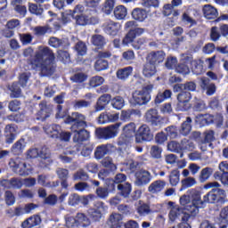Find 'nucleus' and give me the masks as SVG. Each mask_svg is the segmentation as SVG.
<instances>
[{"mask_svg":"<svg viewBox=\"0 0 228 228\" xmlns=\"http://www.w3.org/2000/svg\"><path fill=\"white\" fill-rule=\"evenodd\" d=\"M64 124L70 126V131L73 133V142L75 143H83L90 140V132L86 130L88 123L86 122V116L79 112H72L64 119Z\"/></svg>","mask_w":228,"mask_h":228,"instance_id":"1","label":"nucleus"},{"mask_svg":"<svg viewBox=\"0 0 228 228\" xmlns=\"http://www.w3.org/2000/svg\"><path fill=\"white\" fill-rule=\"evenodd\" d=\"M206 190L213 188L203 197V208L206 204H216V206H224L227 202V193L225 190L220 189L218 182H211L205 185Z\"/></svg>","mask_w":228,"mask_h":228,"instance_id":"2","label":"nucleus"},{"mask_svg":"<svg viewBox=\"0 0 228 228\" xmlns=\"http://www.w3.org/2000/svg\"><path fill=\"white\" fill-rule=\"evenodd\" d=\"M143 33H145V28H130L128 33H126L122 39V45H124V47H129V45H132V47L136 51L142 49V47H146L149 44V38L142 37ZM137 37H142L136 39Z\"/></svg>","mask_w":228,"mask_h":228,"instance_id":"3","label":"nucleus"},{"mask_svg":"<svg viewBox=\"0 0 228 228\" xmlns=\"http://www.w3.org/2000/svg\"><path fill=\"white\" fill-rule=\"evenodd\" d=\"M200 195V191L192 189L190 195H183L180 198L181 206L192 216L199 213V209L204 208V201Z\"/></svg>","mask_w":228,"mask_h":228,"instance_id":"4","label":"nucleus"},{"mask_svg":"<svg viewBox=\"0 0 228 228\" xmlns=\"http://www.w3.org/2000/svg\"><path fill=\"white\" fill-rule=\"evenodd\" d=\"M154 90V85L150 84L142 87V90H136L132 94V104L134 106H145L151 102L152 99V92Z\"/></svg>","mask_w":228,"mask_h":228,"instance_id":"5","label":"nucleus"},{"mask_svg":"<svg viewBox=\"0 0 228 228\" xmlns=\"http://www.w3.org/2000/svg\"><path fill=\"white\" fill-rule=\"evenodd\" d=\"M56 60V56L54 55V52L50 50L49 54L46 55V58L42 61L41 68H39L41 77H49L56 72V64L54 61Z\"/></svg>","mask_w":228,"mask_h":228,"instance_id":"6","label":"nucleus"},{"mask_svg":"<svg viewBox=\"0 0 228 228\" xmlns=\"http://www.w3.org/2000/svg\"><path fill=\"white\" fill-rule=\"evenodd\" d=\"M120 126H122V123L117 122L105 127H98L95 130V136L98 140H111L118 134Z\"/></svg>","mask_w":228,"mask_h":228,"instance_id":"7","label":"nucleus"},{"mask_svg":"<svg viewBox=\"0 0 228 228\" xmlns=\"http://www.w3.org/2000/svg\"><path fill=\"white\" fill-rule=\"evenodd\" d=\"M176 99L178 102L175 107V111H188V110L191 108V105L190 104V101H191V93L188 91H180Z\"/></svg>","mask_w":228,"mask_h":228,"instance_id":"8","label":"nucleus"},{"mask_svg":"<svg viewBox=\"0 0 228 228\" xmlns=\"http://www.w3.org/2000/svg\"><path fill=\"white\" fill-rule=\"evenodd\" d=\"M50 51H51V48L46 46L43 48L41 51H39L38 53H37L34 58H30L28 60V65L31 66V69L33 70H40V68L42 66V61L45 60Z\"/></svg>","mask_w":228,"mask_h":228,"instance_id":"9","label":"nucleus"},{"mask_svg":"<svg viewBox=\"0 0 228 228\" xmlns=\"http://www.w3.org/2000/svg\"><path fill=\"white\" fill-rule=\"evenodd\" d=\"M154 139V134L148 125H142L135 134L136 143H143V142H151Z\"/></svg>","mask_w":228,"mask_h":228,"instance_id":"10","label":"nucleus"},{"mask_svg":"<svg viewBox=\"0 0 228 228\" xmlns=\"http://www.w3.org/2000/svg\"><path fill=\"white\" fill-rule=\"evenodd\" d=\"M117 151V146L113 143L101 144L96 147L94 151L95 159H102L107 154L111 156L114 152Z\"/></svg>","mask_w":228,"mask_h":228,"instance_id":"11","label":"nucleus"},{"mask_svg":"<svg viewBox=\"0 0 228 228\" xmlns=\"http://www.w3.org/2000/svg\"><path fill=\"white\" fill-rule=\"evenodd\" d=\"M135 186H147L152 181V175L145 169H139L134 173Z\"/></svg>","mask_w":228,"mask_h":228,"instance_id":"12","label":"nucleus"},{"mask_svg":"<svg viewBox=\"0 0 228 228\" xmlns=\"http://www.w3.org/2000/svg\"><path fill=\"white\" fill-rule=\"evenodd\" d=\"M165 58H167V53L165 51H151L146 55V61H149L150 63L155 65V67H158L160 63L165 61Z\"/></svg>","mask_w":228,"mask_h":228,"instance_id":"13","label":"nucleus"},{"mask_svg":"<svg viewBox=\"0 0 228 228\" xmlns=\"http://www.w3.org/2000/svg\"><path fill=\"white\" fill-rule=\"evenodd\" d=\"M145 120L151 126H158L163 124V118L159 116V112L156 109H150L145 113Z\"/></svg>","mask_w":228,"mask_h":228,"instance_id":"14","label":"nucleus"},{"mask_svg":"<svg viewBox=\"0 0 228 228\" xmlns=\"http://www.w3.org/2000/svg\"><path fill=\"white\" fill-rule=\"evenodd\" d=\"M192 57L185 56L180 60V62L175 67V70L177 74L182 76H187L190 74V65H191Z\"/></svg>","mask_w":228,"mask_h":228,"instance_id":"15","label":"nucleus"},{"mask_svg":"<svg viewBox=\"0 0 228 228\" xmlns=\"http://www.w3.org/2000/svg\"><path fill=\"white\" fill-rule=\"evenodd\" d=\"M17 129L19 126L15 124H8L4 127V140L7 145H12L15 139L17 138Z\"/></svg>","mask_w":228,"mask_h":228,"instance_id":"16","label":"nucleus"},{"mask_svg":"<svg viewBox=\"0 0 228 228\" xmlns=\"http://www.w3.org/2000/svg\"><path fill=\"white\" fill-rule=\"evenodd\" d=\"M120 29H122V25H120L119 22L111 20L107 21L104 28L105 33L110 35V37H117L120 32Z\"/></svg>","mask_w":228,"mask_h":228,"instance_id":"17","label":"nucleus"},{"mask_svg":"<svg viewBox=\"0 0 228 228\" xmlns=\"http://www.w3.org/2000/svg\"><path fill=\"white\" fill-rule=\"evenodd\" d=\"M197 90V84L193 81H188L183 84H175L173 86V92L178 94V92H195Z\"/></svg>","mask_w":228,"mask_h":228,"instance_id":"18","label":"nucleus"},{"mask_svg":"<svg viewBox=\"0 0 228 228\" xmlns=\"http://www.w3.org/2000/svg\"><path fill=\"white\" fill-rule=\"evenodd\" d=\"M110 102H111V94H103L98 98L96 104L94 105L95 111H102L103 110H106V106H108Z\"/></svg>","mask_w":228,"mask_h":228,"instance_id":"19","label":"nucleus"},{"mask_svg":"<svg viewBox=\"0 0 228 228\" xmlns=\"http://www.w3.org/2000/svg\"><path fill=\"white\" fill-rule=\"evenodd\" d=\"M108 224L110 228H126L122 221V215L118 213H113L110 216Z\"/></svg>","mask_w":228,"mask_h":228,"instance_id":"20","label":"nucleus"},{"mask_svg":"<svg viewBox=\"0 0 228 228\" xmlns=\"http://www.w3.org/2000/svg\"><path fill=\"white\" fill-rule=\"evenodd\" d=\"M43 129L50 138H53V140H58L60 138V129H61L60 125H45Z\"/></svg>","mask_w":228,"mask_h":228,"instance_id":"21","label":"nucleus"},{"mask_svg":"<svg viewBox=\"0 0 228 228\" xmlns=\"http://www.w3.org/2000/svg\"><path fill=\"white\" fill-rule=\"evenodd\" d=\"M118 195L123 199H129V195L133 191V185L129 182L118 184Z\"/></svg>","mask_w":228,"mask_h":228,"instance_id":"22","label":"nucleus"},{"mask_svg":"<svg viewBox=\"0 0 228 228\" xmlns=\"http://www.w3.org/2000/svg\"><path fill=\"white\" fill-rule=\"evenodd\" d=\"M42 224V217L38 215H33L28 218L25 219L21 223L22 228H33L40 225Z\"/></svg>","mask_w":228,"mask_h":228,"instance_id":"23","label":"nucleus"},{"mask_svg":"<svg viewBox=\"0 0 228 228\" xmlns=\"http://www.w3.org/2000/svg\"><path fill=\"white\" fill-rule=\"evenodd\" d=\"M75 20L77 26H87L90 24L95 25L99 22V20H97V18H88V16L83 14L75 16Z\"/></svg>","mask_w":228,"mask_h":228,"instance_id":"24","label":"nucleus"},{"mask_svg":"<svg viewBox=\"0 0 228 228\" xmlns=\"http://www.w3.org/2000/svg\"><path fill=\"white\" fill-rule=\"evenodd\" d=\"M142 76H144L148 79H151V77L156 76V74L158 72V66L146 61V62L142 66Z\"/></svg>","mask_w":228,"mask_h":228,"instance_id":"25","label":"nucleus"},{"mask_svg":"<svg viewBox=\"0 0 228 228\" xmlns=\"http://www.w3.org/2000/svg\"><path fill=\"white\" fill-rule=\"evenodd\" d=\"M7 89L10 92L11 99H19L22 97V89L20 88V84L19 82H12L7 86Z\"/></svg>","mask_w":228,"mask_h":228,"instance_id":"26","label":"nucleus"},{"mask_svg":"<svg viewBox=\"0 0 228 228\" xmlns=\"http://www.w3.org/2000/svg\"><path fill=\"white\" fill-rule=\"evenodd\" d=\"M165 186H167L166 181L156 180L149 185L148 191L153 194L159 193L165 190Z\"/></svg>","mask_w":228,"mask_h":228,"instance_id":"27","label":"nucleus"},{"mask_svg":"<svg viewBox=\"0 0 228 228\" xmlns=\"http://www.w3.org/2000/svg\"><path fill=\"white\" fill-rule=\"evenodd\" d=\"M26 149V141L24 138L19 139L11 148V152L14 156H20Z\"/></svg>","mask_w":228,"mask_h":228,"instance_id":"28","label":"nucleus"},{"mask_svg":"<svg viewBox=\"0 0 228 228\" xmlns=\"http://www.w3.org/2000/svg\"><path fill=\"white\" fill-rule=\"evenodd\" d=\"M191 118L187 117L178 128L181 136H188L191 133Z\"/></svg>","mask_w":228,"mask_h":228,"instance_id":"29","label":"nucleus"},{"mask_svg":"<svg viewBox=\"0 0 228 228\" xmlns=\"http://www.w3.org/2000/svg\"><path fill=\"white\" fill-rule=\"evenodd\" d=\"M132 18L137 22H143L147 19V11L140 7H136L132 11Z\"/></svg>","mask_w":228,"mask_h":228,"instance_id":"30","label":"nucleus"},{"mask_svg":"<svg viewBox=\"0 0 228 228\" xmlns=\"http://www.w3.org/2000/svg\"><path fill=\"white\" fill-rule=\"evenodd\" d=\"M201 86L203 90H206L207 95H214L216 92V86L215 83H211V80L205 78L201 80Z\"/></svg>","mask_w":228,"mask_h":228,"instance_id":"31","label":"nucleus"},{"mask_svg":"<svg viewBox=\"0 0 228 228\" xmlns=\"http://www.w3.org/2000/svg\"><path fill=\"white\" fill-rule=\"evenodd\" d=\"M133 74V67L127 66L122 69H118L116 76L118 79H121V81H126Z\"/></svg>","mask_w":228,"mask_h":228,"instance_id":"32","label":"nucleus"},{"mask_svg":"<svg viewBox=\"0 0 228 228\" xmlns=\"http://www.w3.org/2000/svg\"><path fill=\"white\" fill-rule=\"evenodd\" d=\"M113 13L117 20H124L127 17V8L124 5H118L114 8Z\"/></svg>","mask_w":228,"mask_h":228,"instance_id":"33","label":"nucleus"},{"mask_svg":"<svg viewBox=\"0 0 228 228\" xmlns=\"http://www.w3.org/2000/svg\"><path fill=\"white\" fill-rule=\"evenodd\" d=\"M203 14L205 15L206 19L212 20L213 19H216V17H218V11L216 8L211 5H205L203 7Z\"/></svg>","mask_w":228,"mask_h":228,"instance_id":"34","label":"nucleus"},{"mask_svg":"<svg viewBox=\"0 0 228 228\" xmlns=\"http://www.w3.org/2000/svg\"><path fill=\"white\" fill-rule=\"evenodd\" d=\"M91 43L95 47H98L99 49H102V47L106 45V38L102 35L94 34L91 37Z\"/></svg>","mask_w":228,"mask_h":228,"instance_id":"35","label":"nucleus"},{"mask_svg":"<svg viewBox=\"0 0 228 228\" xmlns=\"http://www.w3.org/2000/svg\"><path fill=\"white\" fill-rule=\"evenodd\" d=\"M57 61H61L64 65H69L72 61L70 60V53L65 50L57 51Z\"/></svg>","mask_w":228,"mask_h":228,"instance_id":"36","label":"nucleus"},{"mask_svg":"<svg viewBox=\"0 0 228 228\" xmlns=\"http://www.w3.org/2000/svg\"><path fill=\"white\" fill-rule=\"evenodd\" d=\"M48 44L49 45H51V47H53L54 49H58L60 47H63L65 49L66 47H69V45H70L69 43L65 45V39H60L54 37H50Z\"/></svg>","mask_w":228,"mask_h":228,"instance_id":"37","label":"nucleus"},{"mask_svg":"<svg viewBox=\"0 0 228 228\" xmlns=\"http://www.w3.org/2000/svg\"><path fill=\"white\" fill-rule=\"evenodd\" d=\"M170 97H172V91L170 89H166L163 93L157 94L154 99V103L158 106V104H161V102L167 101V99H170Z\"/></svg>","mask_w":228,"mask_h":228,"instance_id":"38","label":"nucleus"},{"mask_svg":"<svg viewBox=\"0 0 228 228\" xmlns=\"http://www.w3.org/2000/svg\"><path fill=\"white\" fill-rule=\"evenodd\" d=\"M166 134L167 138H170L171 140H175V138H181V134L179 132V127L175 126H169L165 128Z\"/></svg>","mask_w":228,"mask_h":228,"instance_id":"39","label":"nucleus"},{"mask_svg":"<svg viewBox=\"0 0 228 228\" xmlns=\"http://www.w3.org/2000/svg\"><path fill=\"white\" fill-rule=\"evenodd\" d=\"M76 217L78 227H89L90 224H92L90 218H88V216L83 213H77Z\"/></svg>","mask_w":228,"mask_h":228,"instance_id":"40","label":"nucleus"},{"mask_svg":"<svg viewBox=\"0 0 228 228\" xmlns=\"http://www.w3.org/2000/svg\"><path fill=\"white\" fill-rule=\"evenodd\" d=\"M110 69V62L106 59H97L94 62V70L101 72L102 70H107Z\"/></svg>","mask_w":228,"mask_h":228,"instance_id":"41","label":"nucleus"},{"mask_svg":"<svg viewBox=\"0 0 228 228\" xmlns=\"http://www.w3.org/2000/svg\"><path fill=\"white\" fill-rule=\"evenodd\" d=\"M46 33H53V28L49 25L34 28V35H36V37H44Z\"/></svg>","mask_w":228,"mask_h":228,"instance_id":"42","label":"nucleus"},{"mask_svg":"<svg viewBox=\"0 0 228 228\" xmlns=\"http://www.w3.org/2000/svg\"><path fill=\"white\" fill-rule=\"evenodd\" d=\"M126 104L124 98L122 96H116L114 98H110V106L114 108V110H122Z\"/></svg>","mask_w":228,"mask_h":228,"instance_id":"43","label":"nucleus"},{"mask_svg":"<svg viewBox=\"0 0 228 228\" xmlns=\"http://www.w3.org/2000/svg\"><path fill=\"white\" fill-rule=\"evenodd\" d=\"M74 49L77 56H85V54H86V52L88 51V47L86 46V44L81 40L76 43Z\"/></svg>","mask_w":228,"mask_h":228,"instance_id":"44","label":"nucleus"},{"mask_svg":"<svg viewBox=\"0 0 228 228\" xmlns=\"http://www.w3.org/2000/svg\"><path fill=\"white\" fill-rule=\"evenodd\" d=\"M180 177L181 173L178 171V169L172 170L168 176L169 184H171V186H177V184H179Z\"/></svg>","mask_w":228,"mask_h":228,"instance_id":"45","label":"nucleus"},{"mask_svg":"<svg viewBox=\"0 0 228 228\" xmlns=\"http://www.w3.org/2000/svg\"><path fill=\"white\" fill-rule=\"evenodd\" d=\"M213 172H215L213 167L203 168L200 174V182L206 183V181H208V179H209L211 175H213Z\"/></svg>","mask_w":228,"mask_h":228,"instance_id":"46","label":"nucleus"},{"mask_svg":"<svg viewBox=\"0 0 228 228\" xmlns=\"http://www.w3.org/2000/svg\"><path fill=\"white\" fill-rule=\"evenodd\" d=\"M133 115H136V110L134 109L122 110L120 115V120H122L123 122H129L133 120Z\"/></svg>","mask_w":228,"mask_h":228,"instance_id":"47","label":"nucleus"},{"mask_svg":"<svg viewBox=\"0 0 228 228\" xmlns=\"http://www.w3.org/2000/svg\"><path fill=\"white\" fill-rule=\"evenodd\" d=\"M181 215H183V208H173L168 214V217L170 221L175 222L177 219L181 218Z\"/></svg>","mask_w":228,"mask_h":228,"instance_id":"48","label":"nucleus"},{"mask_svg":"<svg viewBox=\"0 0 228 228\" xmlns=\"http://www.w3.org/2000/svg\"><path fill=\"white\" fill-rule=\"evenodd\" d=\"M213 142H215V131L208 130L205 132L203 143H208V146L213 149Z\"/></svg>","mask_w":228,"mask_h":228,"instance_id":"49","label":"nucleus"},{"mask_svg":"<svg viewBox=\"0 0 228 228\" xmlns=\"http://www.w3.org/2000/svg\"><path fill=\"white\" fill-rule=\"evenodd\" d=\"M208 107L206 106V102L203 100L195 98L192 103V110L194 111H204L207 110Z\"/></svg>","mask_w":228,"mask_h":228,"instance_id":"50","label":"nucleus"},{"mask_svg":"<svg viewBox=\"0 0 228 228\" xmlns=\"http://www.w3.org/2000/svg\"><path fill=\"white\" fill-rule=\"evenodd\" d=\"M28 12L32 13V15L40 16L44 13V8L42 6H38L37 4L28 3Z\"/></svg>","mask_w":228,"mask_h":228,"instance_id":"51","label":"nucleus"},{"mask_svg":"<svg viewBox=\"0 0 228 228\" xmlns=\"http://www.w3.org/2000/svg\"><path fill=\"white\" fill-rule=\"evenodd\" d=\"M113 8H115V1L114 0H107L104 3L103 7L102 8V12L105 13V15H111V12H113Z\"/></svg>","mask_w":228,"mask_h":228,"instance_id":"52","label":"nucleus"},{"mask_svg":"<svg viewBox=\"0 0 228 228\" xmlns=\"http://www.w3.org/2000/svg\"><path fill=\"white\" fill-rule=\"evenodd\" d=\"M162 152H163V148L158 145H152L151 147L150 154L151 158H153L154 159H160Z\"/></svg>","mask_w":228,"mask_h":228,"instance_id":"53","label":"nucleus"},{"mask_svg":"<svg viewBox=\"0 0 228 228\" xmlns=\"http://www.w3.org/2000/svg\"><path fill=\"white\" fill-rule=\"evenodd\" d=\"M191 65H192V72H194V74L197 76H200V74L204 72V66L200 64V61H193L192 59Z\"/></svg>","mask_w":228,"mask_h":228,"instance_id":"54","label":"nucleus"},{"mask_svg":"<svg viewBox=\"0 0 228 228\" xmlns=\"http://www.w3.org/2000/svg\"><path fill=\"white\" fill-rule=\"evenodd\" d=\"M102 165L104 168H110L111 172L117 170V166L113 163V159L110 157H106L102 160Z\"/></svg>","mask_w":228,"mask_h":228,"instance_id":"55","label":"nucleus"},{"mask_svg":"<svg viewBox=\"0 0 228 228\" xmlns=\"http://www.w3.org/2000/svg\"><path fill=\"white\" fill-rule=\"evenodd\" d=\"M195 149V143L188 139H183L181 142V151H191Z\"/></svg>","mask_w":228,"mask_h":228,"instance_id":"56","label":"nucleus"},{"mask_svg":"<svg viewBox=\"0 0 228 228\" xmlns=\"http://www.w3.org/2000/svg\"><path fill=\"white\" fill-rule=\"evenodd\" d=\"M88 216L93 222H99L101 218H102V214H101L98 210H95V208H89Z\"/></svg>","mask_w":228,"mask_h":228,"instance_id":"57","label":"nucleus"},{"mask_svg":"<svg viewBox=\"0 0 228 228\" xmlns=\"http://www.w3.org/2000/svg\"><path fill=\"white\" fill-rule=\"evenodd\" d=\"M51 149H49V147L45 145L41 147V149L39 150L40 159H51Z\"/></svg>","mask_w":228,"mask_h":228,"instance_id":"58","label":"nucleus"},{"mask_svg":"<svg viewBox=\"0 0 228 228\" xmlns=\"http://www.w3.org/2000/svg\"><path fill=\"white\" fill-rule=\"evenodd\" d=\"M71 81H73V83H85V81H86V79H88V75L83 73V72H79V73H76L74 76H72L70 77Z\"/></svg>","mask_w":228,"mask_h":228,"instance_id":"59","label":"nucleus"},{"mask_svg":"<svg viewBox=\"0 0 228 228\" xmlns=\"http://www.w3.org/2000/svg\"><path fill=\"white\" fill-rule=\"evenodd\" d=\"M105 186L109 193H113L116 190H118V184L116 183L113 179L109 178L105 180Z\"/></svg>","mask_w":228,"mask_h":228,"instance_id":"60","label":"nucleus"},{"mask_svg":"<svg viewBox=\"0 0 228 228\" xmlns=\"http://www.w3.org/2000/svg\"><path fill=\"white\" fill-rule=\"evenodd\" d=\"M103 83H104V77L100 76L93 77L89 81V85L93 88H97V86H101V85H102Z\"/></svg>","mask_w":228,"mask_h":228,"instance_id":"61","label":"nucleus"},{"mask_svg":"<svg viewBox=\"0 0 228 228\" xmlns=\"http://www.w3.org/2000/svg\"><path fill=\"white\" fill-rule=\"evenodd\" d=\"M4 201L7 206H13V204H15V195H13L12 191H5Z\"/></svg>","mask_w":228,"mask_h":228,"instance_id":"62","label":"nucleus"},{"mask_svg":"<svg viewBox=\"0 0 228 228\" xmlns=\"http://www.w3.org/2000/svg\"><path fill=\"white\" fill-rule=\"evenodd\" d=\"M22 102L17 99L9 102L8 109L10 111L17 112L20 110Z\"/></svg>","mask_w":228,"mask_h":228,"instance_id":"63","label":"nucleus"},{"mask_svg":"<svg viewBox=\"0 0 228 228\" xmlns=\"http://www.w3.org/2000/svg\"><path fill=\"white\" fill-rule=\"evenodd\" d=\"M215 179H220L223 184H228V172L227 173H221L220 171H216L214 174Z\"/></svg>","mask_w":228,"mask_h":228,"instance_id":"64","label":"nucleus"}]
</instances>
